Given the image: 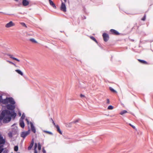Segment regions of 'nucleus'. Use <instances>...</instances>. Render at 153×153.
Instances as JSON below:
<instances>
[{"label":"nucleus","mask_w":153,"mask_h":153,"mask_svg":"<svg viewBox=\"0 0 153 153\" xmlns=\"http://www.w3.org/2000/svg\"><path fill=\"white\" fill-rule=\"evenodd\" d=\"M25 114L24 113H23L22 114V115L20 119V120H23V119H25Z\"/></svg>","instance_id":"23"},{"label":"nucleus","mask_w":153,"mask_h":153,"mask_svg":"<svg viewBox=\"0 0 153 153\" xmlns=\"http://www.w3.org/2000/svg\"><path fill=\"white\" fill-rule=\"evenodd\" d=\"M110 31L111 33L115 35H118L119 34V33L115 30L111 29Z\"/></svg>","instance_id":"9"},{"label":"nucleus","mask_w":153,"mask_h":153,"mask_svg":"<svg viewBox=\"0 0 153 153\" xmlns=\"http://www.w3.org/2000/svg\"><path fill=\"white\" fill-rule=\"evenodd\" d=\"M1 103L4 104H8L9 103L8 97H7L6 99L4 100L2 99Z\"/></svg>","instance_id":"12"},{"label":"nucleus","mask_w":153,"mask_h":153,"mask_svg":"<svg viewBox=\"0 0 153 153\" xmlns=\"http://www.w3.org/2000/svg\"><path fill=\"white\" fill-rule=\"evenodd\" d=\"M109 89L112 92H113L116 93L117 91L114 90V89H113L112 87H110Z\"/></svg>","instance_id":"22"},{"label":"nucleus","mask_w":153,"mask_h":153,"mask_svg":"<svg viewBox=\"0 0 153 153\" xmlns=\"http://www.w3.org/2000/svg\"><path fill=\"white\" fill-rule=\"evenodd\" d=\"M25 120L27 122V124L28 125H29V124H30V123L29 120L27 119H25Z\"/></svg>","instance_id":"32"},{"label":"nucleus","mask_w":153,"mask_h":153,"mask_svg":"<svg viewBox=\"0 0 153 153\" xmlns=\"http://www.w3.org/2000/svg\"><path fill=\"white\" fill-rule=\"evenodd\" d=\"M49 1L51 5L54 8H56V7L53 2L51 0H49Z\"/></svg>","instance_id":"16"},{"label":"nucleus","mask_w":153,"mask_h":153,"mask_svg":"<svg viewBox=\"0 0 153 153\" xmlns=\"http://www.w3.org/2000/svg\"><path fill=\"white\" fill-rule=\"evenodd\" d=\"M127 111L124 110H123V111H121L120 113V114L121 115H123V114H124L126 113H127Z\"/></svg>","instance_id":"20"},{"label":"nucleus","mask_w":153,"mask_h":153,"mask_svg":"<svg viewBox=\"0 0 153 153\" xmlns=\"http://www.w3.org/2000/svg\"><path fill=\"white\" fill-rule=\"evenodd\" d=\"M7 109L12 111H10L5 110H3L1 113L0 117V119L3 120L4 123H7L10 121L11 119V117L14 119L16 115V113L14 112V110L15 107L14 105L7 104L6 106Z\"/></svg>","instance_id":"1"},{"label":"nucleus","mask_w":153,"mask_h":153,"mask_svg":"<svg viewBox=\"0 0 153 153\" xmlns=\"http://www.w3.org/2000/svg\"><path fill=\"white\" fill-rule=\"evenodd\" d=\"M102 36L103 37L104 40V41L106 42L108 40L109 38V36L108 34L105 33H104L103 34Z\"/></svg>","instance_id":"6"},{"label":"nucleus","mask_w":153,"mask_h":153,"mask_svg":"<svg viewBox=\"0 0 153 153\" xmlns=\"http://www.w3.org/2000/svg\"><path fill=\"white\" fill-rule=\"evenodd\" d=\"M15 24L12 21H10L9 23H7L5 25V27L6 28H9L14 26Z\"/></svg>","instance_id":"5"},{"label":"nucleus","mask_w":153,"mask_h":153,"mask_svg":"<svg viewBox=\"0 0 153 153\" xmlns=\"http://www.w3.org/2000/svg\"><path fill=\"white\" fill-rule=\"evenodd\" d=\"M146 15H145L141 19V20L144 21L146 20Z\"/></svg>","instance_id":"30"},{"label":"nucleus","mask_w":153,"mask_h":153,"mask_svg":"<svg viewBox=\"0 0 153 153\" xmlns=\"http://www.w3.org/2000/svg\"><path fill=\"white\" fill-rule=\"evenodd\" d=\"M51 120H52V122L53 124V125L54 126H55L56 125L55 123L53 120V119L52 118H51Z\"/></svg>","instance_id":"31"},{"label":"nucleus","mask_w":153,"mask_h":153,"mask_svg":"<svg viewBox=\"0 0 153 153\" xmlns=\"http://www.w3.org/2000/svg\"><path fill=\"white\" fill-rule=\"evenodd\" d=\"M90 38L92 39V40L95 41L97 43V42L96 39L93 36H91L90 37Z\"/></svg>","instance_id":"21"},{"label":"nucleus","mask_w":153,"mask_h":153,"mask_svg":"<svg viewBox=\"0 0 153 153\" xmlns=\"http://www.w3.org/2000/svg\"><path fill=\"white\" fill-rule=\"evenodd\" d=\"M25 120L27 122V124L28 125H29V124H30V123L29 120L27 119H25Z\"/></svg>","instance_id":"33"},{"label":"nucleus","mask_w":153,"mask_h":153,"mask_svg":"<svg viewBox=\"0 0 153 153\" xmlns=\"http://www.w3.org/2000/svg\"><path fill=\"white\" fill-rule=\"evenodd\" d=\"M7 62H9V63H10V64H12V65H15V64H14L12 62H11V61H7Z\"/></svg>","instance_id":"35"},{"label":"nucleus","mask_w":153,"mask_h":153,"mask_svg":"<svg viewBox=\"0 0 153 153\" xmlns=\"http://www.w3.org/2000/svg\"><path fill=\"white\" fill-rule=\"evenodd\" d=\"M78 121H79V120H76L74 122V123H76L77 122H78Z\"/></svg>","instance_id":"41"},{"label":"nucleus","mask_w":153,"mask_h":153,"mask_svg":"<svg viewBox=\"0 0 153 153\" xmlns=\"http://www.w3.org/2000/svg\"><path fill=\"white\" fill-rule=\"evenodd\" d=\"M21 24L23 26L25 27H27V26L25 25V24L24 22H22L21 23Z\"/></svg>","instance_id":"34"},{"label":"nucleus","mask_w":153,"mask_h":153,"mask_svg":"<svg viewBox=\"0 0 153 153\" xmlns=\"http://www.w3.org/2000/svg\"><path fill=\"white\" fill-rule=\"evenodd\" d=\"M15 71L17 72L18 74H20L22 76L23 75V73L20 70L17 69L15 70Z\"/></svg>","instance_id":"17"},{"label":"nucleus","mask_w":153,"mask_h":153,"mask_svg":"<svg viewBox=\"0 0 153 153\" xmlns=\"http://www.w3.org/2000/svg\"><path fill=\"white\" fill-rule=\"evenodd\" d=\"M56 128L57 129V131L61 134H62V132L61 131L58 125H56L55 126Z\"/></svg>","instance_id":"15"},{"label":"nucleus","mask_w":153,"mask_h":153,"mask_svg":"<svg viewBox=\"0 0 153 153\" xmlns=\"http://www.w3.org/2000/svg\"><path fill=\"white\" fill-rule=\"evenodd\" d=\"M19 116H21V113L20 112L19 113Z\"/></svg>","instance_id":"43"},{"label":"nucleus","mask_w":153,"mask_h":153,"mask_svg":"<svg viewBox=\"0 0 153 153\" xmlns=\"http://www.w3.org/2000/svg\"><path fill=\"white\" fill-rule=\"evenodd\" d=\"M37 144L36 143H35V146H34V153H37V150H36V149L37 147Z\"/></svg>","instance_id":"18"},{"label":"nucleus","mask_w":153,"mask_h":153,"mask_svg":"<svg viewBox=\"0 0 153 153\" xmlns=\"http://www.w3.org/2000/svg\"><path fill=\"white\" fill-rule=\"evenodd\" d=\"M8 102L11 104L14 105L15 103L14 100L12 97H8Z\"/></svg>","instance_id":"8"},{"label":"nucleus","mask_w":153,"mask_h":153,"mask_svg":"<svg viewBox=\"0 0 153 153\" xmlns=\"http://www.w3.org/2000/svg\"><path fill=\"white\" fill-rule=\"evenodd\" d=\"M129 125L130 126H131L133 128H135V127L134 126H133L132 125H131V124H129Z\"/></svg>","instance_id":"39"},{"label":"nucleus","mask_w":153,"mask_h":153,"mask_svg":"<svg viewBox=\"0 0 153 153\" xmlns=\"http://www.w3.org/2000/svg\"><path fill=\"white\" fill-rule=\"evenodd\" d=\"M43 132L48 134H49L51 135H53V134L51 132L49 131H44Z\"/></svg>","instance_id":"25"},{"label":"nucleus","mask_w":153,"mask_h":153,"mask_svg":"<svg viewBox=\"0 0 153 153\" xmlns=\"http://www.w3.org/2000/svg\"><path fill=\"white\" fill-rule=\"evenodd\" d=\"M43 153H46V151L44 150V149H43Z\"/></svg>","instance_id":"42"},{"label":"nucleus","mask_w":153,"mask_h":153,"mask_svg":"<svg viewBox=\"0 0 153 153\" xmlns=\"http://www.w3.org/2000/svg\"><path fill=\"white\" fill-rule=\"evenodd\" d=\"M18 150V146H15L14 148V150L15 152H17Z\"/></svg>","instance_id":"26"},{"label":"nucleus","mask_w":153,"mask_h":153,"mask_svg":"<svg viewBox=\"0 0 153 153\" xmlns=\"http://www.w3.org/2000/svg\"><path fill=\"white\" fill-rule=\"evenodd\" d=\"M110 102L109 99H107L106 103H107L108 104H110Z\"/></svg>","instance_id":"36"},{"label":"nucleus","mask_w":153,"mask_h":153,"mask_svg":"<svg viewBox=\"0 0 153 153\" xmlns=\"http://www.w3.org/2000/svg\"><path fill=\"white\" fill-rule=\"evenodd\" d=\"M60 9L62 11L64 12L66 11V7L65 4L63 2H62L61 5L60 7Z\"/></svg>","instance_id":"4"},{"label":"nucleus","mask_w":153,"mask_h":153,"mask_svg":"<svg viewBox=\"0 0 153 153\" xmlns=\"http://www.w3.org/2000/svg\"><path fill=\"white\" fill-rule=\"evenodd\" d=\"M7 55L8 56H9L10 58L12 59H13L14 60L16 61H17L18 62H19L20 61V60L19 59H17V58H15L14 57H13V55H12L10 54H7Z\"/></svg>","instance_id":"11"},{"label":"nucleus","mask_w":153,"mask_h":153,"mask_svg":"<svg viewBox=\"0 0 153 153\" xmlns=\"http://www.w3.org/2000/svg\"><path fill=\"white\" fill-rule=\"evenodd\" d=\"M33 144H34V141H33V139L32 140L31 142L30 143V146H28V150H30L31 149L33 146Z\"/></svg>","instance_id":"14"},{"label":"nucleus","mask_w":153,"mask_h":153,"mask_svg":"<svg viewBox=\"0 0 153 153\" xmlns=\"http://www.w3.org/2000/svg\"><path fill=\"white\" fill-rule=\"evenodd\" d=\"M38 149L40 150L41 149V146L40 143H39L38 144Z\"/></svg>","instance_id":"29"},{"label":"nucleus","mask_w":153,"mask_h":153,"mask_svg":"<svg viewBox=\"0 0 153 153\" xmlns=\"http://www.w3.org/2000/svg\"><path fill=\"white\" fill-rule=\"evenodd\" d=\"M64 1L65 2H66V0H64Z\"/></svg>","instance_id":"45"},{"label":"nucleus","mask_w":153,"mask_h":153,"mask_svg":"<svg viewBox=\"0 0 153 153\" xmlns=\"http://www.w3.org/2000/svg\"><path fill=\"white\" fill-rule=\"evenodd\" d=\"M11 153H13V152H12Z\"/></svg>","instance_id":"47"},{"label":"nucleus","mask_w":153,"mask_h":153,"mask_svg":"<svg viewBox=\"0 0 153 153\" xmlns=\"http://www.w3.org/2000/svg\"><path fill=\"white\" fill-rule=\"evenodd\" d=\"M9 137L10 138H12L13 137L12 133L11 132H10L8 134Z\"/></svg>","instance_id":"28"},{"label":"nucleus","mask_w":153,"mask_h":153,"mask_svg":"<svg viewBox=\"0 0 153 153\" xmlns=\"http://www.w3.org/2000/svg\"><path fill=\"white\" fill-rule=\"evenodd\" d=\"M113 108V107L111 105H109L108 107V109L109 110H112Z\"/></svg>","instance_id":"24"},{"label":"nucleus","mask_w":153,"mask_h":153,"mask_svg":"<svg viewBox=\"0 0 153 153\" xmlns=\"http://www.w3.org/2000/svg\"><path fill=\"white\" fill-rule=\"evenodd\" d=\"M138 60L140 62H141V63H142L145 64H147V62L144 60H140V59H138Z\"/></svg>","instance_id":"19"},{"label":"nucleus","mask_w":153,"mask_h":153,"mask_svg":"<svg viewBox=\"0 0 153 153\" xmlns=\"http://www.w3.org/2000/svg\"><path fill=\"white\" fill-rule=\"evenodd\" d=\"M30 40L32 42L34 43H37V42L34 39H30Z\"/></svg>","instance_id":"27"},{"label":"nucleus","mask_w":153,"mask_h":153,"mask_svg":"<svg viewBox=\"0 0 153 153\" xmlns=\"http://www.w3.org/2000/svg\"><path fill=\"white\" fill-rule=\"evenodd\" d=\"M14 0L16 1H19V0Z\"/></svg>","instance_id":"44"},{"label":"nucleus","mask_w":153,"mask_h":153,"mask_svg":"<svg viewBox=\"0 0 153 153\" xmlns=\"http://www.w3.org/2000/svg\"><path fill=\"white\" fill-rule=\"evenodd\" d=\"M19 122V124L20 126L22 128H23L25 127V124L23 120H20Z\"/></svg>","instance_id":"13"},{"label":"nucleus","mask_w":153,"mask_h":153,"mask_svg":"<svg viewBox=\"0 0 153 153\" xmlns=\"http://www.w3.org/2000/svg\"><path fill=\"white\" fill-rule=\"evenodd\" d=\"M22 4L24 6H27L29 4V2L27 0H23L22 2Z\"/></svg>","instance_id":"10"},{"label":"nucleus","mask_w":153,"mask_h":153,"mask_svg":"<svg viewBox=\"0 0 153 153\" xmlns=\"http://www.w3.org/2000/svg\"><path fill=\"white\" fill-rule=\"evenodd\" d=\"M3 152V153H8V152L7 151L5 150L2 151Z\"/></svg>","instance_id":"38"},{"label":"nucleus","mask_w":153,"mask_h":153,"mask_svg":"<svg viewBox=\"0 0 153 153\" xmlns=\"http://www.w3.org/2000/svg\"><path fill=\"white\" fill-rule=\"evenodd\" d=\"M5 143V140L3 138L1 134H0V153H1L3 150V145Z\"/></svg>","instance_id":"2"},{"label":"nucleus","mask_w":153,"mask_h":153,"mask_svg":"<svg viewBox=\"0 0 153 153\" xmlns=\"http://www.w3.org/2000/svg\"><path fill=\"white\" fill-rule=\"evenodd\" d=\"M30 127L31 131L34 133H35L36 132V130L35 127L34 126L33 123L30 122Z\"/></svg>","instance_id":"7"},{"label":"nucleus","mask_w":153,"mask_h":153,"mask_svg":"<svg viewBox=\"0 0 153 153\" xmlns=\"http://www.w3.org/2000/svg\"><path fill=\"white\" fill-rule=\"evenodd\" d=\"M0 13H2L1 12H0Z\"/></svg>","instance_id":"46"},{"label":"nucleus","mask_w":153,"mask_h":153,"mask_svg":"<svg viewBox=\"0 0 153 153\" xmlns=\"http://www.w3.org/2000/svg\"><path fill=\"white\" fill-rule=\"evenodd\" d=\"M2 97L0 95V103L2 102Z\"/></svg>","instance_id":"37"},{"label":"nucleus","mask_w":153,"mask_h":153,"mask_svg":"<svg viewBox=\"0 0 153 153\" xmlns=\"http://www.w3.org/2000/svg\"><path fill=\"white\" fill-rule=\"evenodd\" d=\"M30 131V130L29 129L27 131L22 132L21 134V136L23 138H25L29 134Z\"/></svg>","instance_id":"3"},{"label":"nucleus","mask_w":153,"mask_h":153,"mask_svg":"<svg viewBox=\"0 0 153 153\" xmlns=\"http://www.w3.org/2000/svg\"><path fill=\"white\" fill-rule=\"evenodd\" d=\"M80 96L81 97H85V96L82 94H81L80 95Z\"/></svg>","instance_id":"40"}]
</instances>
